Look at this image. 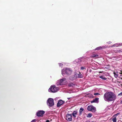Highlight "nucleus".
Returning a JSON list of instances; mask_svg holds the SVG:
<instances>
[{"instance_id": "nucleus-1", "label": "nucleus", "mask_w": 122, "mask_h": 122, "mask_svg": "<svg viewBox=\"0 0 122 122\" xmlns=\"http://www.w3.org/2000/svg\"><path fill=\"white\" fill-rule=\"evenodd\" d=\"M104 98L105 101H112L116 99V96L112 92H107L104 94Z\"/></svg>"}, {"instance_id": "nucleus-2", "label": "nucleus", "mask_w": 122, "mask_h": 122, "mask_svg": "<svg viewBox=\"0 0 122 122\" xmlns=\"http://www.w3.org/2000/svg\"><path fill=\"white\" fill-rule=\"evenodd\" d=\"M58 88L56 87L55 86H51L50 88L48 89L49 92H55L57 91Z\"/></svg>"}, {"instance_id": "nucleus-3", "label": "nucleus", "mask_w": 122, "mask_h": 122, "mask_svg": "<svg viewBox=\"0 0 122 122\" xmlns=\"http://www.w3.org/2000/svg\"><path fill=\"white\" fill-rule=\"evenodd\" d=\"M47 103L49 107L53 106L54 105L53 99L51 98H49L47 100Z\"/></svg>"}, {"instance_id": "nucleus-4", "label": "nucleus", "mask_w": 122, "mask_h": 122, "mask_svg": "<svg viewBox=\"0 0 122 122\" xmlns=\"http://www.w3.org/2000/svg\"><path fill=\"white\" fill-rule=\"evenodd\" d=\"M87 109L88 111H91L93 112H95L96 111L95 108L92 105L88 106L87 107Z\"/></svg>"}, {"instance_id": "nucleus-5", "label": "nucleus", "mask_w": 122, "mask_h": 122, "mask_svg": "<svg viewBox=\"0 0 122 122\" xmlns=\"http://www.w3.org/2000/svg\"><path fill=\"white\" fill-rule=\"evenodd\" d=\"M72 116L71 114H67L66 116V119L68 121H72Z\"/></svg>"}, {"instance_id": "nucleus-6", "label": "nucleus", "mask_w": 122, "mask_h": 122, "mask_svg": "<svg viewBox=\"0 0 122 122\" xmlns=\"http://www.w3.org/2000/svg\"><path fill=\"white\" fill-rule=\"evenodd\" d=\"M45 112L43 110H39L37 113V116L38 117H42L45 113Z\"/></svg>"}, {"instance_id": "nucleus-7", "label": "nucleus", "mask_w": 122, "mask_h": 122, "mask_svg": "<svg viewBox=\"0 0 122 122\" xmlns=\"http://www.w3.org/2000/svg\"><path fill=\"white\" fill-rule=\"evenodd\" d=\"M72 71L70 68H66L65 69V73L68 75H70L71 74Z\"/></svg>"}, {"instance_id": "nucleus-8", "label": "nucleus", "mask_w": 122, "mask_h": 122, "mask_svg": "<svg viewBox=\"0 0 122 122\" xmlns=\"http://www.w3.org/2000/svg\"><path fill=\"white\" fill-rule=\"evenodd\" d=\"M66 80V78H63L61 79L59 81H58V82L57 83L58 85H62L64 83H63V81H65Z\"/></svg>"}, {"instance_id": "nucleus-9", "label": "nucleus", "mask_w": 122, "mask_h": 122, "mask_svg": "<svg viewBox=\"0 0 122 122\" xmlns=\"http://www.w3.org/2000/svg\"><path fill=\"white\" fill-rule=\"evenodd\" d=\"M64 103V101L62 100H60L58 102L57 104V106L59 107Z\"/></svg>"}, {"instance_id": "nucleus-10", "label": "nucleus", "mask_w": 122, "mask_h": 122, "mask_svg": "<svg viewBox=\"0 0 122 122\" xmlns=\"http://www.w3.org/2000/svg\"><path fill=\"white\" fill-rule=\"evenodd\" d=\"M77 111H73V113L71 114L72 115H73L74 117H76V116L75 115L77 114Z\"/></svg>"}, {"instance_id": "nucleus-11", "label": "nucleus", "mask_w": 122, "mask_h": 122, "mask_svg": "<svg viewBox=\"0 0 122 122\" xmlns=\"http://www.w3.org/2000/svg\"><path fill=\"white\" fill-rule=\"evenodd\" d=\"M68 85L69 87H74L76 84H73L72 83H71L68 84Z\"/></svg>"}, {"instance_id": "nucleus-12", "label": "nucleus", "mask_w": 122, "mask_h": 122, "mask_svg": "<svg viewBox=\"0 0 122 122\" xmlns=\"http://www.w3.org/2000/svg\"><path fill=\"white\" fill-rule=\"evenodd\" d=\"M84 109L82 107H81L79 111V116H81V114L82 112L84 110Z\"/></svg>"}, {"instance_id": "nucleus-13", "label": "nucleus", "mask_w": 122, "mask_h": 122, "mask_svg": "<svg viewBox=\"0 0 122 122\" xmlns=\"http://www.w3.org/2000/svg\"><path fill=\"white\" fill-rule=\"evenodd\" d=\"M112 120L113 122H116L117 121V118L116 117H114V116H113L112 117Z\"/></svg>"}, {"instance_id": "nucleus-14", "label": "nucleus", "mask_w": 122, "mask_h": 122, "mask_svg": "<svg viewBox=\"0 0 122 122\" xmlns=\"http://www.w3.org/2000/svg\"><path fill=\"white\" fill-rule=\"evenodd\" d=\"M99 77L103 80H105L107 79V78L105 77L104 76H99Z\"/></svg>"}, {"instance_id": "nucleus-15", "label": "nucleus", "mask_w": 122, "mask_h": 122, "mask_svg": "<svg viewBox=\"0 0 122 122\" xmlns=\"http://www.w3.org/2000/svg\"><path fill=\"white\" fill-rule=\"evenodd\" d=\"M98 56V55L97 54H93L91 56L92 57H96V58H97Z\"/></svg>"}, {"instance_id": "nucleus-16", "label": "nucleus", "mask_w": 122, "mask_h": 122, "mask_svg": "<svg viewBox=\"0 0 122 122\" xmlns=\"http://www.w3.org/2000/svg\"><path fill=\"white\" fill-rule=\"evenodd\" d=\"M102 49V47L101 46H100L96 48L95 49V50H100L101 49Z\"/></svg>"}, {"instance_id": "nucleus-17", "label": "nucleus", "mask_w": 122, "mask_h": 122, "mask_svg": "<svg viewBox=\"0 0 122 122\" xmlns=\"http://www.w3.org/2000/svg\"><path fill=\"white\" fill-rule=\"evenodd\" d=\"M77 75L78 77L79 78H81L83 77V76L82 74H78Z\"/></svg>"}, {"instance_id": "nucleus-18", "label": "nucleus", "mask_w": 122, "mask_h": 122, "mask_svg": "<svg viewBox=\"0 0 122 122\" xmlns=\"http://www.w3.org/2000/svg\"><path fill=\"white\" fill-rule=\"evenodd\" d=\"M113 74H114V75L115 77L117 78L118 77V75L117 74H116L115 72H114Z\"/></svg>"}, {"instance_id": "nucleus-19", "label": "nucleus", "mask_w": 122, "mask_h": 122, "mask_svg": "<svg viewBox=\"0 0 122 122\" xmlns=\"http://www.w3.org/2000/svg\"><path fill=\"white\" fill-rule=\"evenodd\" d=\"M92 116V114L91 113H89L87 116L88 117H90Z\"/></svg>"}, {"instance_id": "nucleus-20", "label": "nucleus", "mask_w": 122, "mask_h": 122, "mask_svg": "<svg viewBox=\"0 0 122 122\" xmlns=\"http://www.w3.org/2000/svg\"><path fill=\"white\" fill-rule=\"evenodd\" d=\"M94 95H100V94L99 93H98V92H97V93H95L94 94Z\"/></svg>"}, {"instance_id": "nucleus-21", "label": "nucleus", "mask_w": 122, "mask_h": 122, "mask_svg": "<svg viewBox=\"0 0 122 122\" xmlns=\"http://www.w3.org/2000/svg\"><path fill=\"white\" fill-rule=\"evenodd\" d=\"M99 99L98 98H96L95 99H94V100L95 102H97Z\"/></svg>"}, {"instance_id": "nucleus-22", "label": "nucleus", "mask_w": 122, "mask_h": 122, "mask_svg": "<svg viewBox=\"0 0 122 122\" xmlns=\"http://www.w3.org/2000/svg\"><path fill=\"white\" fill-rule=\"evenodd\" d=\"M81 69L82 70H84V69H86L85 68V67H81Z\"/></svg>"}, {"instance_id": "nucleus-23", "label": "nucleus", "mask_w": 122, "mask_h": 122, "mask_svg": "<svg viewBox=\"0 0 122 122\" xmlns=\"http://www.w3.org/2000/svg\"><path fill=\"white\" fill-rule=\"evenodd\" d=\"M120 113H117V114H115V115L116 116H117L118 115H119V114H120Z\"/></svg>"}, {"instance_id": "nucleus-24", "label": "nucleus", "mask_w": 122, "mask_h": 122, "mask_svg": "<svg viewBox=\"0 0 122 122\" xmlns=\"http://www.w3.org/2000/svg\"><path fill=\"white\" fill-rule=\"evenodd\" d=\"M36 120L34 119L32 120L30 122H36Z\"/></svg>"}, {"instance_id": "nucleus-25", "label": "nucleus", "mask_w": 122, "mask_h": 122, "mask_svg": "<svg viewBox=\"0 0 122 122\" xmlns=\"http://www.w3.org/2000/svg\"><path fill=\"white\" fill-rule=\"evenodd\" d=\"M119 96H121L122 95V92H121L120 94H118Z\"/></svg>"}, {"instance_id": "nucleus-26", "label": "nucleus", "mask_w": 122, "mask_h": 122, "mask_svg": "<svg viewBox=\"0 0 122 122\" xmlns=\"http://www.w3.org/2000/svg\"><path fill=\"white\" fill-rule=\"evenodd\" d=\"M78 60H79V62H81V58H79L78 59Z\"/></svg>"}, {"instance_id": "nucleus-27", "label": "nucleus", "mask_w": 122, "mask_h": 122, "mask_svg": "<svg viewBox=\"0 0 122 122\" xmlns=\"http://www.w3.org/2000/svg\"><path fill=\"white\" fill-rule=\"evenodd\" d=\"M91 103H93V102H95V101H94V100H92V101H91Z\"/></svg>"}, {"instance_id": "nucleus-28", "label": "nucleus", "mask_w": 122, "mask_h": 122, "mask_svg": "<svg viewBox=\"0 0 122 122\" xmlns=\"http://www.w3.org/2000/svg\"><path fill=\"white\" fill-rule=\"evenodd\" d=\"M46 122H50V121L49 120H47L46 121Z\"/></svg>"}, {"instance_id": "nucleus-29", "label": "nucleus", "mask_w": 122, "mask_h": 122, "mask_svg": "<svg viewBox=\"0 0 122 122\" xmlns=\"http://www.w3.org/2000/svg\"><path fill=\"white\" fill-rule=\"evenodd\" d=\"M121 72H119V73L120 74H122V71H120Z\"/></svg>"}, {"instance_id": "nucleus-30", "label": "nucleus", "mask_w": 122, "mask_h": 122, "mask_svg": "<svg viewBox=\"0 0 122 122\" xmlns=\"http://www.w3.org/2000/svg\"><path fill=\"white\" fill-rule=\"evenodd\" d=\"M120 103L122 104V100L120 102Z\"/></svg>"}, {"instance_id": "nucleus-31", "label": "nucleus", "mask_w": 122, "mask_h": 122, "mask_svg": "<svg viewBox=\"0 0 122 122\" xmlns=\"http://www.w3.org/2000/svg\"><path fill=\"white\" fill-rule=\"evenodd\" d=\"M100 73H101V72H100Z\"/></svg>"}, {"instance_id": "nucleus-32", "label": "nucleus", "mask_w": 122, "mask_h": 122, "mask_svg": "<svg viewBox=\"0 0 122 122\" xmlns=\"http://www.w3.org/2000/svg\"><path fill=\"white\" fill-rule=\"evenodd\" d=\"M68 99H69L70 98H68Z\"/></svg>"}]
</instances>
